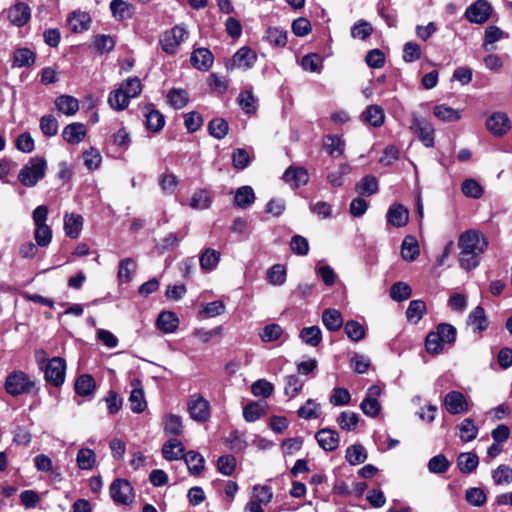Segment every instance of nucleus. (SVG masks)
<instances>
[{
	"label": "nucleus",
	"instance_id": "nucleus-1",
	"mask_svg": "<svg viewBox=\"0 0 512 512\" xmlns=\"http://www.w3.org/2000/svg\"><path fill=\"white\" fill-rule=\"evenodd\" d=\"M458 244L461 249L460 266L467 271L475 269L479 265L481 255L488 248V240L484 234L473 229L463 232L459 237Z\"/></svg>",
	"mask_w": 512,
	"mask_h": 512
},
{
	"label": "nucleus",
	"instance_id": "nucleus-2",
	"mask_svg": "<svg viewBox=\"0 0 512 512\" xmlns=\"http://www.w3.org/2000/svg\"><path fill=\"white\" fill-rule=\"evenodd\" d=\"M46 170L47 161L43 157H32L19 171L18 180L25 187H34L44 178Z\"/></svg>",
	"mask_w": 512,
	"mask_h": 512
},
{
	"label": "nucleus",
	"instance_id": "nucleus-3",
	"mask_svg": "<svg viewBox=\"0 0 512 512\" xmlns=\"http://www.w3.org/2000/svg\"><path fill=\"white\" fill-rule=\"evenodd\" d=\"M35 387V382L24 372L14 371L5 381V389L12 396L30 393Z\"/></svg>",
	"mask_w": 512,
	"mask_h": 512
},
{
	"label": "nucleus",
	"instance_id": "nucleus-4",
	"mask_svg": "<svg viewBox=\"0 0 512 512\" xmlns=\"http://www.w3.org/2000/svg\"><path fill=\"white\" fill-rule=\"evenodd\" d=\"M110 496L116 504L130 505L135 495L130 482L125 479L114 480L109 487Z\"/></svg>",
	"mask_w": 512,
	"mask_h": 512
},
{
	"label": "nucleus",
	"instance_id": "nucleus-5",
	"mask_svg": "<svg viewBox=\"0 0 512 512\" xmlns=\"http://www.w3.org/2000/svg\"><path fill=\"white\" fill-rule=\"evenodd\" d=\"M66 362L61 357H53L48 361L44 371L46 382L54 387L61 386L65 381Z\"/></svg>",
	"mask_w": 512,
	"mask_h": 512
},
{
	"label": "nucleus",
	"instance_id": "nucleus-6",
	"mask_svg": "<svg viewBox=\"0 0 512 512\" xmlns=\"http://www.w3.org/2000/svg\"><path fill=\"white\" fill-rule=\"evenodd\" d=\"M188 36V32L182 26H175L163 33L160 39L162 49L168 54L176 53L179 45Z\"/></svg>",
	"mask_w": 512,
	"mask_h": 512
},
{
	"label": "nucleus",
	"instance_id": "nucleus-7",
	"mask_svg": "<svg viewBox=\"0 0 512 512\" xmlns=\"http://www.w3.org/2000/svg\"><path fill=\"white\" fill-rule=\"evenodd\" d=\"M188 412L190 417L197 422H205L210 417L209 402L200 394H193L188 399Z\"/></svg>",
	"mask_w": 512,
	"mask_h": 512
},
{
	"label": "nucleus",
	"instance_id": "nucleus-8",
	"mask_svg": "<svg viewBox=\"0 0 512 512\" xmlns=\"http://www.w3.org/2000/svg\"><path fill=\"white\" fill-rule=\"evenodd\" d=\"M492 13V7L486 0H477L467 7L465 11V18L470 23L483 24L485 23Z\"/></svg>",
	"mask_w": 512,
	"mask_h": 512
},
{
	"label": "nucleus",
	"instance_id": "nucleus-9",
	"mask_svg": "<svg viewBox=\"0 0 512 512\" xmlns=\"http://www.w3.org/2000/svg\"><path fill=\"white\" fill-rule=\"evenodd\" d=\"M381 395V388L377 385H372L368 388L366 397L360 404L362 412L368 417H376L381 409L378 397Z\"/></svg>",
	"mask_w": 512,
	"mask_h": 512
},
{
	"label": "nucleus",
	"instance_id": "nucleus-10",
	"mask_svg": "<svg viewBox=\"0 0 512 512\" xmlns=\"http://www.w3.org/2000/svg\"><path fill=\"white\" fill-rule=\"evenodd\" d=\"M411 128L415 131L419 140L425 147L430 148L434 146V128L431 123L418 117H414Z\"/></svg>",
	"mask_w": 512,
	"mask_h": 512
},
{
	"label": "nucleus",
	"instance_id": "nucleus-11",
	"mask_svg": "<svg viewBox=\"0 0 512 512\" xmlns=\"http://www.w3.org/2000/svg\"><path fill=\"white\" fill-rule=\"evenodd\" d=\"M387 223L393 227L401 228L409 221V211L402 204H392L386 213Z\"/></svg>",
	"mask_w": 512,
	"mask_h": 512
},
{
	"label": "nucleus",
	"instance_id": "nucleus-12",
	"mask_svg": "<svg viewBox=\"0 0 512 512\" xmlns=\"http://www.w3.org/2000/svg\"><path fill=\"white\" fill-rule=\"evenodd\" d=\"M486 127L495 136H502L510 130L511 125L505 113L496 112L487 119Z\"/></svg>",
	"mask_w": 512,
	"mask_h": 512
},
{
	"label": "nucleus",
	"instance_id": "nucleus-13",
	"mask_svg": "<svg viewBox=\"0 0 512 512\" xmlns=\"http://www.w3.org/2000/svg\"><path fill=\"white\" fill-rule=\"evenodd\" d=\"M444 406L450 414H461L468 410L465 396L459 391H451L444 398Z\"/></svg>",
	"mask_w": 512,
	"mask_h": 512
},
{
	"label": "nucleus",
	"instance_id": "nucleus-14",
	"mask_svg": "<svg viewBox=\"0 0 512 512\" xmlns=\"http://www.w3.org/2000/svg\"><path fill=\"white\" fill-rule=\"evenodd\" d=\"M284 181L293 189L304 186L309 181V174L303 167H289L283 175Z\"/></svg>",
	"mask_w": 512,
	"mask_h": 512
},
{
	"label": "nucleus",
	"instance_id": "nucleus-15",
	"mask_svg": "<svg viewBox=\"0 0 512 512\" xmlns=\"http://www.w3.org/2000/svg\"><path fill=\"white\" fill-rule=\"evenodd\" d=\"M315 438L319 446L325 451H334L339 445V434L332 429H320L316 433Z\"/></svg>",
	"mask_w": 512,
	"mask_h": 512
},
{
	"label": "nucleus",
	"instance_id": "nucleus-16",
	"mask_svg": "<svg viewBox=\"0 0 512 512\" xmlns=\"http://www.w3.org/2000/svg\"><path fill=\"white\" fill-rule=\"evenodd\" d=\"M82 228L83 217L81 215L75 213H66L64 215V231L69 238H78Z\"/></svg>",
	"mask_w": 512,
	"mask_h": 512
},
{
	"label": "nucleus",
	"instance_id": "nucleus-17",
	"mask_svg": "<svg viewBox=\"0 0 512 512\" xmlns=\"http://www.w3.org/2000/svg\"><path fill=\"white\" fill-rule=\"evenodd\" d=\"M9 20L16 26H24L30 19V8L23 2L16 3L9 9Z\"/></svg>",
	"mask_w": 512,
	"mask_h": 512
},
{
	"label": "nucleus",
	"instance_id": "nucleus-18",
	"mask_svg": "<svg viewBox=\"0 0 512 512\" xmlns=\"http://www.w3.org/2000/svg\"><path fill=\"white\" fill-rule=\"evenodd\" d=\"M86 136V128L82 123H71L64 127L62 131L63 139L69 144H79Z\"/></svg>",
	"mask_w": 512,
	"mask_h": 512
},
{
	"label": "nucleus",
	"instance_id": "nucleus-19",
	"mask_svg": "<svg viewBox=\"0 0 512 512\" xmlns=\"http://www.w3.org/2000/svg\"><path fill=\"white\" fill-rule=\"evenodd\" d=\"M67 22L72 32L81 33L89 29L91 18L86 12L75 11L68 16Z\"/></svg>",
	"mask_w": 512,
	"mask_h": 512
},
{
	"label": "nucleus",
	"instance_id": "nucleus-20",
	"mask_svg": "<svg viewBox=\"0 0 512 512\" xmlns=\"http://www.w3.org/2000/svg\"><path fill=\"white\" fill-rule=\"evenodd\" d=\"M256 54L248 47L240 48L232 58L234 67L247 70L251 68L256 61Z\"/></svg>",
	"mask_w": 512,
	"mask_h": 512
},
{
	"label": "nucleus",
	"instance_id": "nucleus-21",
	"mask_svg": "<svg viewBox=\"0 0 512 512\" xmlns=\"http://www.w3.org/2000/svg\"><path fill=\"white\" fill-rule=\"evenodd\" d=\"M132 386H133V390L131 391V394L128 399L130 409L134 413H142L147 407V402L145 400L144 391L140 387L139 381H133Z\"/></svg>",
	"mask_w": 512,
	"mask_h": 512
},
{
	"label": "nucleus",
	"instance_id": "nucleus-22",
	"mask_svg": "<svg viewBox=\"0 0 512 512\" xmlns=\"http://www.w3.org/2000/svg\"><path fill=\"white\" fill-rule=\"evenodd\" d=\"M213 59L214 58L210 50L206 48H198L192 52L190 61L195 68L207 71L212 66Z\"/></svg>",
	"mask_w": 512,
	"mask_h": 512
},
{
	"label": "nucleus",
	"instance_id": "nucleus-23",
	"mask_svg": "<svg viewBox=\"0 0 512 512\" xmlns=\"http://www.w3.org/2000/svg\"><path fill=\"white\" fill-rule=\"evenodd\" d=\"M184 451L183 444L176 438L169 439L162 446V455L168 461L182 459Z\"/></svg>",
	"mask_w": 512,
	"mask_h": 512
},
{
	"label": "nucleus",
	"instance_id": "nucleus-24",
	"mask_svg": "<svg viewBox=\"0 0 512 512\" xmlns=\"http://www.w3.org/2000/svg\"><path fill=\"white\" fill-rule=\"evenodd\" d=\"M55 107L56 109L65 115L72 116L79 109L78 100L70 95H61L55 99Z\"/></svg>",
	"mask_w": 512,
	"mask_h": 512
},
{
	"label": "nucleus",
	"instance_id": "nucleus-25",
	"mask_svg": "<svg viewBox=\"0 0 512 512\" xmlns=\"http://www.w3.org/2000/svg\"><path fill=\"white\" fill-rule=\"evenodd\" d=\"M362 120L373 127H380L385 120L384 110L378 105H369L361 115Z\"/></svg>",
	"mask_w": 512,
	"mask_h": 512
},
{
	"label": "nucleus",
	"instance_id": "nucleus-26",
	"mask_svg": "<svg viewBox=\"0 0 512 512\" xmlns=\"http://www.w3.org/2000/svg\"><path fill=\"white\" fill-rule=\"evenodd\" d=\"M467 323L473 326L474 332H482L489 325L485 311L481 306H477L469 313Z\"/></svg>",
	"mask_w": 512,
	"mask_h": 512
},
{
	"label": "nucleus",
	"instance_id": "nucleus-27",
	"mask_svg": "<svg viewBox=\"0 0 512 512\" xmlns=\"http://www.w3.org/2000/svg\"><path fill=\"white\" fill-rule=\"evenodd\" d=\"M419 244L414 236L408 235L403 239L401 255L405 261L412 262L419 256Z\"/></svg>",
	"mask_w": 512,
	"mask_h": 512
},
{
	"label": "nucleus",
	"instance_id": "nucleus-28",
	"mask_svg": "<svg viewBox=\"0 0 512 512\" xmlns=\"http://www.w3.org/2000/svg\"><path fill=\"white\" fill-rule=\"evenodd\" d=\"M322 322L329 331H338L343 325V318L337 309L328 308L322 313Z\"/></svg>",
	"mask_w": 512,
	"mask_h": 512
},
{
	"label": "nucleus",
	"instance_id": "nucleus-29",
	"mask_svg": "<svg viewBox=\"0 0 512 512\" xmlns=\"http://www.w3.org/2000/svg\"><path fill=\"white\" fill-rule=\"evenodd\" d=\"M183 459L192 475H199L203 471L205 459L200 453L196 451H188L187 453H184Z\"/></svg>",
	"mask_w": 512,
	"mask_h": 512
},
{
	"label": "nucleus",
	"instance_id": "nucleus-30",
	"mask_svg": "<svg viewBox=\"0 0 512 512\" xmlns=\"http://www.w3.org/2000/svg\"><path fill=\"white\" fill-rule=\"evenodd\" d=\"M255 201V194L250 186H242L236 190L234 203L241 209H247Z\"/></svg>",
	"mask_w": 512,
	"mask_h": 512
},
{
	"label": "nucleus",
	"instance_id": "nucleus-31",
	"mask_svg": "<svg viewBox=\"0 0 512 512\" xmlns=\"http://www.w3.org/2000/svg\"><path fill=\"white\" fill-rule=\"evenodd\" d=\"M179 325L177 316L170 311L161 312L157 319L158 328L165 333H172Z\"/></svg>",
	"mask_w": 512,
	"mask_h": 512
},
{
	"label": "nucleus",
	"instance_id": "nucleus-32",
	"mask_svg": "<svg viewBox=\"0 0 512 512\" xmlns=\"http://www.w3.org/2000/svg\"><path fill=\"white\" fill-rule=\"evenodd\" d=\"M300 339L311 347H317L322 341V332L318 326L305 327L300 331Z\"/></svg>",
	"mask_w": 512,
	"mask_h": 512
},
{
	"label": "nucleus",
	"instance_id": "nucleus-33",
	"mask_svg": "<svg viewBox=\"0 0 512 512\" xmlns=\"http://www.w3.org/2000/svg\"><path fill=\"white\" fill-rule=\"evenodd\" d=\"M76 463L81 470H92L96 463V454L90 448H81L77 452Z\"/></svg>",
	"mask_w": 512,
	"mask_h": 512
},
{
	"label": "nucleus",
	"instance_id": "nucleus-34",
	"mask_svg": "<svg viewBox=\"0 0 512 512\" xmlns=\"http://www.w3.org/2000/svg\"><path fill=\"white\" fill-rule=\"evenodd\" d=\"M479 464L478 456L475 453H461L457 459V465L462 473L468 474L473 472Z\"/></svg>",
	"mask_w": 512,
	"mask_h": 512
},
{
	"label": "nucleus",
	"instance_id": "nucleus-35",
	"mask_svg": "<svg viewBox=\"0 0 512 512\" xmlns=\"http://www.w3.org/2000/svg\"><path fill=\"white\" fill-rule=\"evenodd\" d=\"M344 331L347 337L353 342H359L366 335L365 327L355 320H349L344 325Z\"/></svg>",
	"mask_w": 512,
	"mask_h": 512
},
{
	"label": "nucleus",
	"instance_id": "nucleus-36",
	"mask_svg": "<svg viewBox=\"0 0 512 512\" xmlns=\"http://www.w3.org/2000/svg\"><path fill=\"white\" fill-rule=\"evenodd\" d=\"M199 261L203 270L212 271L217 267L220 261V253L214 249L207 248L201 254Z\"/></svg>",
	"mask_w": 512,
	"mask_h": 512
},
{
	"label": "nucleus",
	"instance_id": "nucleus-37",
	"mask_svg": "<svg viewBox=\"0 0 512 512\" xmlns=\"http://www.w3.org/2000/svg\"><path fill=\"white\" fill-rule=\"evenodd\" d=\"M95 390V381L91 375L83 374L76 379L75 391L80 396L91 395Z\"/></svg>",
	"mask_w": 512,
	"mask_h": 512
},
{
	"label": "nucleus",
	"instance_id": "nucleus-38",
	"mask_svg": "<svg viewBox=\"0 0 512 512\" xmlns=\"http://www.w3.org/2000/svg\"><path fill=\"white\" fill-rule=\"evenodd\" d=\"M35 62V54L29 48H19L15 50L13 64L17 67H29Z\"/></svg>",
	"mask_w": 512,
	"mask_h": 512
},
{
	"label": "nucleus",
	"instance_id": "nucleus-39",
	"mask_svg": "<svg viewBox=\"0 0 512 512\" xmlns=\"http://www.w3.org/2000/svg\"><path fill=\"white\" fill-rule=\"evenodd\" d=\"M426 311V305L422 300H412L406 310L408 321L417 324Z\"/></svg>",
	"mask_w": 512,
	"mask_h": 512
},
{
	"label": "nucleus",
	"instance_id": "nucleus-40",
	"mask_svg": "<svg viewBox=\"0 0 512 512\" xmlns=\"http://www.w3.org/2000/svg\"><path fill=\"white\" fill-rule=\"evenodd\" d=\"M434 115L443 122H454L461 118L460 112L444 104L434 107Z\"/></svg>",
	"mask_w": 512,
	"mask_h": 512
},
{
	"label": "nucleus",
	"instance_id": "nucleus-41",
	"mask_svg": "<svg viewBox=\"0 0 512 512\" xmlns=\"http://www.w3.org/2000/svg\"><path fill=\"white\" fill-rule=\"evenodd\" d=\"M478 427L470 418L464 419L459 426V437L464 442H470L477 437Z\"/></svg>",
	"mask_w": 512,
	"mask_h": 512
},
{
	"label": "nucleus",
	"instance_id": "nucleus-42",
	"mask_svg": "<svg viewBox=\"0 0 512 512\" xmlns=\"http://www.w3.org/2000/svg\"><path fill=\"white\" fill-rule=\"evenodd\" d=\"M164 430L167 434L179 436L183 432L182 418L178 415L169 414L164 417Z\"/></svg>",
	"mask_w": 512,
	"mask_h": 512
},
{
	"label": "nucleus",
	"instance_id": "nucleus-43",
	"mask_svg": "<svg viewBox=\"0 0 512 512\" xmlns=\"http://www.w3.org/2000/svg\"><path fill=\"white\" fill-rule=\"evenodd\" d=\"M145 117L146 127L153 132L160 131L165 124V118L158 110L147 109Z\"/></svg>",
	"mask_w": 512,
	"mask_h": 512
},
{
	"label": "nucleus",
	"instance_id": "nucleus-44",
	"mask_svg": "<svg viewBox=\"0 0 512 512\" xmlns=\"http://www.w3.org/2000/svg\"><path fill=\"white\" fill-rule=\"evenodd\" d=\"M345 458L351 465H358L366 460L367 453L362 445L355 444L346 449Z\"/></svg>",
	"mask_w": 512,
	"mask_h": 512
},
{
	"label": "nucleus",
	"instance_id": "nucleus-45",
	"mask_svg": "<svg viewBox=\"0 0 512 512\" xmlns=\"http://www.w3.org/2000/svg\"><path fill=\"white\" fill-rule=\"evenodd\" d=\"M136 269V263L131 258L120 261L118 269V279L122 283H128L132 280L133 273Z\"/></svg>",
	"mask_w": 512,
	"mask_h": 512
},
{
	"label": "nucleus",
	"instance_id": "nucleus-46",
	"mask_svg": "<svg viewBox=\"0 0 512 512\" xmlns=\"http://www.w3.org/2000/svg\"><path fill=\"white\" fill-rule=\"evenodd\" d=\"M225 444L234 452L243 451L247 446L245 434L238 430H234L226 438Z\"/></svg>",
	"mask_w": 512,
	"mask_h": 512
},
{
	"label": "nucleus",
	"instance_id": "nucleus-47",
	"mask_svg": "<svg viewBox=\"0 0 512 512\" xmlns=\"http://www.w3.org/2000/svg\"><path fill=\"white\" fill-rule=\"evenodd\" d=\"M108 104L114 110H124L129 105V100L125 96L124 89L118 88L112 91L108 97Z\"/></svg>",
	"mask_w": 512,
	"mask_h": 512
},
{
	"label": "nucleus",
	"instance_id": "nucleus-48",
	"mask_svg": "<svg viewBox=\"0 0 512 512\" xmlns=\"http://www.w3.org/2000/svg\"><path fill=\"white\" fill-rule=\"evenodd\" d=\"M273 498V492L269 486L266 485H255L252 489L251 500L262 504L267 505L271 502Z\"/></svg>",
	"mask_w": 512,
	"mask_h": 512
},
{
	"label": "nucleus",
	"instance_id": "nucleus-49",
	"mask_svg": "<svg viewBox=\"0 0 512 512\" xmlns=\"http://www.w3.org/2000/svg\"><path fill=\"white\" fill-rule=\"evenodd\" d=\"M238 102L242 110L247 114L254 113L257 109V99L251 90L242 91L239 94Z\"/></svg>",
	"mask_w": 512,
	"mask_h": 512
},
{
	"label": "nucleus",
	"instance_id": "nucleus-50",
	"mask_svg": "<svg viewBox=\"0 0 512 512\" xmlns=\"http://www.w3.org/2000/svg\"><path fill=\"white\" fill-rule=\"evenodd\" d=\"M356 190L365 196H370L375 194L378 191V181L376 177L372 175H367L361 179V181L356 185Z\"/></svg>",
	"mask_w": 512,
	"mask_h": 512
},
{
	"label": "nucleus",
	"instance_id": "nucleus-51",
	"mask_svg": "<svg viewBox=\"0 0 512 512\" xmlns=\"http://www.w3.org/2000/svg\"><path fill=\"white\" fill-rule=\"evenodd\" d=\"M167 98L170 105L175 109H182L187 105L189 100L187 91L176 88L169 91Z\"/></svg>",
	"mask_w": 512,
	"mask_h": 512
},
{
	"label": "nucleus",
	"instance_id": "nucleus-52",
	"mask_svg": "<svg viewBox=\"0 0 512 512\" xmlns=\"http://www.w3.org/2000/svg\"><path fill=\"white\" fill-rule=\"evenodd\" d=\"M359 421L357 413L352 411H343L337 418V423L342 430L351 431L356 428Z\"/></svg>",
	"mask_w": 512,
	"mask_h": 512
},
{
	"label": "nucleus",
	"instance_id": "nucleus-53",
	"mask_svg": "<svg viewBox=\"0 0 512 512\" xmlns=\"http://www.w3.org/2000/svg\"><path fill=\"white\" fill-rule=\"evenodd\" d=\"M266 39L274 46L284 47L287 43V33L283 29L270 27L266 31Z\"/></svg>",
	"mask_w": 512,
	"mask_h": 512
},
{
	"label": "nucleus",
	"instance_id": "nucleus-54",
	"mask_svg": "<svg viewBox=\"0 0 512 512\" xmlns=\"http://www.w3.org/2000/svg\"><path fill=\"white\" fill-rule=\"evenodd\" d=\"M267 280L270 284L281 286L286 281V269L281 264L273 265L267 272Z\"/></svg>",
	"mask_w": 512,
	"mask_h": 512
},
{
	"label": "nucleus",
	"instance_id": "nucleus-55",
	"mask_svg": "<svg viewBox=\"0 0 512 512\" xmlns=\"http://www.w3.org/2000/svg\"><path fill=\"white\" fill-rule=\"evenodd\" d=\"M274 386L266 379H259L251 386V392L256 397L268 398L272 395Z\"/></svg>",
	"mask_w": 512,
	"mask_h": 512
},
{
	"label": "nucleus",
	"instance_id": "nucleus-56",
	"mask_svg": "<svg viewBox=\"0 0 512 512\" xmlns=\"http://www.w3.org/2000/svg\"><path fill=\"white\" fill-rule=\"evenodd\" d=\"M115 41L114 39L105 34L96 35L93 39V47L94 49L100 53H107L114 49Z\"/></svg>",
	"mask_w": 512,
	"mask_h": 512
},
{
	"label": "nucleus",
	"instance_id": "nucleus-57",
	"mask_svg": "<svg viewBox=\"0 0 512 512\" xmlns=\"http://www.w3.org/2000/svg\"><path fill=\"white\" fill-rule=\"evenodd\" d=\"M466 501L475 507L483 506L487 501V496L483 489L478 487H472L466 490L465 493Z\"/></svg>",
	"mask_w": 512,
	"mask_h": 512
},
{
	"label": "nucleus",
	"instance_id": "nucleus-58",
	"mask_svg": "<svg viewBox=\"0 0 512 512\" xmlns=\"http://www.w3.org/2000/svg\"><path fill=\"white\" fill-rule=\"evenodd\" d=\"M320 415V406L312 399H308L304 405L298 409V416L303 419H316Z\"/></svg>",
	"mask_w": 512,
	"mask_h": 512
},
{
	"label": "nucleus",
	"instance_id": "nucleus-59",
	"mask_svg": "<svg viewBox=\"0 0 512 512\" xmlns=\"http://www.w3.org/2000/svg\"><path fill=\"white\" fill-rule=\"evenodd\" d=\"M228 123L222 118L212 119L208 124L209 133L216 139H223L228 133Z\"/></svg>",
	"mask_w": 512,
	"mask_h": 512
},
{
	"label": "nucleus",
	"instance_id": "nucleus-60",
	"mask_svg": "<svg viewBox=\"0 0 512 512\" xmlns=\"http://www.w3.org/2000/svg\"><path fill=\"white\" fill-rule=\"evenodd\" d=\"M462 192L466 197L479 199L483 193V187L475 179H466L462 183Z\"/></svg>",
	"mask_w": 512,
	"mask_h": 512
},
{
	"label": "nucleus",
	"instance_id": "nucleus-61",
	"mask_svg": "<svg viewBox=\"0 0 512 512\" xmlns=\"http://www.w3.org/2000/svg\"><path fill=\"white\" fill-rule=\"evenodd\" d=\"M450 467V462L443 454L432 457L428 462V470L434 474L445 473Z\"/></svg>",
	"mask_w": 512,
	"mask_h": 512
},
{
	"label": "nucleus",
	"instance_id": "nucleus-62",
	"mask_svg": "<svg viewBox=\"0 0 512 512\" xmlns=\"http://www.w3.org/2000/svg\"><path fill=\"white\" fill-rule=\"evenodd\" d=\"M34 238L38 246L46 247L52 241V229L47 224L35 226Z\"/></svg>",
	"mask_w": 512,
	"mask_h": 512
},
{
	"label": "nucleus",
	"instance_id": "nucleus-63",
	"mask_svg": "<svg viewBox=\"0 0 512 512\" xmlns=\"http://www.w3.org/2000/svg\"><path fill=\"white\" fill-rule=\"evenodd\" d=\"M40 130L48 137L58 133V121L53 115H44L40 119Z\"/></svg>",
	"mask_w": 512,
	"mask_h": 512
},
{
	"label": "nucleus",
	"instance_id": "nucleus-64",
	"mask_svg": "<svg viewBox=\"0 0 512 512\" xmlns=\"http://www.w3.org/2000/svg\"><path fill=\"white\" fill-rule=\"evenodd\" d=\"M492 478L496 485L510 484L512 482V468L500 465L492 472Z\"/></svg>",
	"mask_w": 512,
	"mask_h": 512
}]
</instances>
